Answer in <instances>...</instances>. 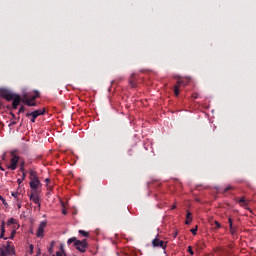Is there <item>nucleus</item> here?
<instances>
[{"label":"nucleus","mask_w":256,"mask_h":256,"mask_svg":"<svg viewBox=\"0 0 256 256\" xmlns=\"http://www.w3.org/2000/svg\"><path fill=\"white\" fill-rule=\"evenodd\" d=\"M13 242L8 241L6 245L0 247V256L15 255V247L12 246Z\"/></svg>","instance_id":"1"},{"label":"nucleus","mask_w":256,"mask_h":256,"mask_svg":"<svg viewBox=\"0 0 256 256\" xmlns=\"http://www.w3.org/2000/svg\"><path fill=\"white\" fill-rule=\"evenodd\" d=\"M74 247L80 253H85V251H87V239H84L82 241L81 240L76 241Z\"/></svg>","instance_id":"2"},{"label":"nucleus","mask_w":256,"mask_h":256,"mask_svg":"<svg viewBox=\"0 0 256 256\" xmlns=\"http://www.w3.org/2000/svg\"><path fill=\"white\" fill-rule=\"evenodd\" d=\"M30 189H32V193H39L40 187H43L41 180H32L30 181Z\"/></svg>","instance_id":"3"},{"label":"nucleus","mask_w":256,"mask_h":256,"mask_svg":"<svg viewBox=\"0 0 256 256\" xmlns=\"http://www.w3.org/2000/svg\"><path fill=\"white\" fill-rule=\"evenodd\" d=\"M152 247H160V249H167V244L165 243V241L160 240L159 236H157L156 238H154L152 240Z\"/></svg>","instance_id":"4"},{"label":"nucleus","mask_w":256,"mask_h":256,"mask_svg":"<svg viewBox=\"0 0 256 256\" xmlns=\"http://www.w3.org/2000/svg\"><path fill=\"white\" fill-rule=\"evenodd\" d=\"M40 115H45V110H35L34 112L26 114L27 117H32L31 123H35V119H37V117H40Z\"/></svg>","instance_id":"5"},{"label":"nucleus","mask_w":256,"mask_h":256,"mask_svg":"<svg viewBox=\"0 0 256 256\" xmlns=\"http://www.w3.org/2000/svg\"><path fill=\"white\" fill-rule=\"evenodd\" d=\"M1 97L6 99V101H13L14 97L17 95L15 93H11L7 90H2L0 93Z\"/></svg>","instance_id":"6"},{"label":"nucleus","mask_w":256,"mask_h":256,"mask_svg":"<svg viewBox=\"0 0 256 256\" xmlns=\"http://www.w3.org/2000/svg\"><path fill=\"white\" fill-rule=\"evenodd\" d=\"M39 199H41V197H39V192H32L30 194V201H33V203L38 205V208L41 209V202H39Z\"/></svg>","instance_id":"7"},{"label":"nucleus","mask_w":256,"mask_h":256,"mask_svg":"<svg viewBox=\"0 0 256 256\" xmlns=\"http://www.w3.org/2000/svg\"><path fill=\"white\" fill-rule=\"evenodd\" d=\"M45 227H47V221H42L39 224V227L37 229V233H36L37 237H43V235L45 233Z\"/></svg>","instance_id":"8"},{"label":"nucleus","mask_w":256,"mask_h":256,"mask_svg":"<svg viewBox=\"0 0 256 256\" xmlns=\"http://www.w3.org/2000/svg\"><path fill=\"white\" fill-rule=\"evenodd\" d=\"M10 165L8 166V169H11V171H15L17 169V163H19V156L14 155L10 160Z\"/></svg>","instance_id":"9"},{"label":"nucleus","mask_w":256,"mask_h":256,"mask_svg":"<svg viewBox=\"0 0 256 256\" xmlns=\"http://www.w3.org/2000/svg\"><path fill=\"white\" fill-rule=\"evenodd\" d=\"M21 103V96L20 95H16L13 99H12V108L13 109H17V107H19V104Z\"/></svg>","instance_id":"10"},{"label":"nucleus","mask_w":256,"mask_h":256,"mask_svg":"<svg viewBox=\"0 0 256 256\" xmlns=\"http://www.w3.org/2000/svg\"><path fill=\"white\" fill-rule=\"evenodd\" d=\"M229 227H230V233L231 235L235 236L237 235V228L233 226V219H228Z\"/></svg>","instance_id":"11"},{"label":"nucleus","mask_w":256,"mask_h":256,"mask_svg":"<svg viewBox=\"0 0 256 256\" xmlns=\"http://www.w3.org/2000/svg\"><path fill=\"white\" fill-rule=\"evenodd\" d=\"M29 175H30L29 176L30 181H37V180H39V177L37 176V172L36 171L30 170Z\"/></svg>","instance_id":"12"},{"label":"nucleus","mask_w":256,"mask_h":256,"mask_svg":"<svg viewBox=\"0 0 256 256\" xmlns=\"http://www.w3.org/2000/svg\"><path fill=\"white\" fill-rule=\"evenodd\" d=\"M237 203H239L240 207H248L249 201L245 200V197H241Z\"/></svg>","instance_id":"13"},{"label":"nucleus","mask_w":256,"mask_h":256,"mask_svg":"<svg viewBox=\"0 0 256 256\" xmlns=\"http://www.w3.org/2000/svg\"><path fill=\"white\" fill-rule=\"evenodd\" d=\"M191 221H193V214L188 211L187 214H186L185 224L186 225H191Z\"/></svg>","instance_id":"14"},{"label":"nucleus","mask_w":256,"mask_h":256,"mask_svg":"<svg viewBox=\"0 0 256 256\" xmlns=\"http://www.w3.org/2000/svg\"><path fill=\"white\" fill-rule=\"evenodd\" d=\"M38 96H32V98L29 100L28 104H26L28 107H35L37 103L35 100L37 99Z\"/></svg>","instance_id":"15"},{"label":"nucleus","mask_w":256,"mask_h":256,"mask_svg":"<svg viewBox=\"0 0 256 256\" xmlns=\"http://www.w3.org/2000/svg\"><path fill=\"white\" fill-rule=\"evenodd\" d=\"M0 229H1L0 239L7 240V238H5V222H2Z\"/></svg>","instance_id":"16"},{"label":"nucleus","mask_w":256,"mask_h":256,"mask_svg":"<svg viewBox=\"0 0 256 256\" xmlns=\"http://www.w3.org/2000/svg\"><path fill=\"white\" fill-rule=\"evenodd\" d=\"M181 87V81L177 82V85L174 86V95L179 97V88Z\"/></svg>","instance_id":"17"},{"label":"nucleus","mask_w":256,"mask_h":256,"mask_svg":"<svg viewBox=\"0 0 256 256\" xmlns=\"http://www.w3.org/2000/svg\"><path fill=\"white\" fill-rule=\"evenodd\" d=\"M134 75H132V77L129 80V84L131 87H137V82L135 81V78H133Z\"/></svg>","instance_id":"18"},{"label":"nucleus","mask_w":256,"mask_h":256,"mask_svg":"<svg viewBox=\"0 0 256 256\" xmlns=\"http://www.w3.org/2000/svg\"><path fill=\"white\" fill-rule=\"evenodd\" d=\"M212 227H214V229H221V223H219V221H214L212 224Z\"/></svg>","instance_id":"19"},{"label":"nucleus","mask_w":256,"mask_h":256,"mask_svg":"<svg viewBox=\"0 0 256 256\" xmlns=\"http://www.w3.org/2000/svg\"><path fill=\"white\" fill-rule=\"evenodd\" d=\"M77 237H72L70 239H68L67 241V245H71L72 243H74V246H75V243H77Z\"/></svg>","instance_id":"20"},{"label":"nucleus","mask_w":256,"mask_h":256,"mask_svg":"<svg viewBox=\"0 0 256 256\" xmlns=\"http://www.w3.org/2000/svg\"><path fill=\"white\" fill-rule=\"evenodd\" d=\"M80 235H82L83 237H89V232L85 231V230H79L78 232Z\"/></svg>","instance_id":"21"},{"label":"nucleus","mask_w":256,"mask_h":256,"mask_svg":"<svg viewBox=\"0 0 256 256\" xmlns=\"http://www.w3.org/2000/svg\"><path fill=\"white\" fill-rule=\"evenodd\" d=\"M53 247H55V241L51 242L50 248L48 249V252L51 254L53 253Z\"/></svg>","instance_id":"22"},{"label":"nucleus","mask_w":256,"mask_h":256,"mask_svg":"<svg viewBox=\"0 0 256 256\" xmlns=\"http://www.w3.org/2000/svg\"><path fill=\"white\" fill-rule=\"evenodd\" d=\"M22 103H25V105L28 104V102L30 101L29 98H27V96H23V98L21 99Z\"/></svg>","instance_id":"23"},{"label":"nucleus","mask_w":256,"mask_h":256,"mask_svg":"<svg viewBox=\"0 0 256 256\" xmlns=\"http://www.w3.org/2000/svg\"><path fill=\"white\" fill-rule=\"evenodd\" d=\"M22 173V181H25V177H27V172L25 170L21 171Z\"/></svg>","instance_id":"24"},{"label":"nucleus","mask_w":256,"mask_h":256,"mask_svg":"<svg viewBox=\"0 0 256 256\" xmlns=\"http://www.w3.org/2000/svg\"><path fill=\"white\" fill-rule=\"evenodd\" d=\"M20 171H25V162H21Z\"/></svg>","instance_id":"25"},{"label":"nucleus","mask_w":256,"mask_h":256,"mask_svg":"<svg viewBox=\"0 0 256 256\" xmlns=\"http://www.w3.org/2000/svg\"><path fill=\"white\" fill-rule=\"evenodd\" d=\"M190 231L192 235H197V226L195 228H192Z\"/></svg>","instance_id":"26"},{"label":"nucleus","mask_w":256,"mask_h":256,"mask_svg":"<svg viewBox=\"0 0 256 256\" xmlns=\"http://www.w3.org/2000/svg\"><path fill=\"white\" fill-rule=\"evenodd\" d=\"M188 253H190V255H195L191 246H188Z\"/></svg>","instance_id":"27"},{"label":"nucleus","mask_w":256,"mask_h":256,"mask_svg":"<svg viewBox=\"0 0 256 256\" xmlns=\"http://www.w3.org/2000/svg\"><path fill=\"white\" fill-rule=\"evenodd\" d=\"M18 113H25V106H20Z\"/></svg>","instance_id":"28"},{"label":"nucleus","mask_w":256,"mask_h":256,"mask_svg":"<svg viewBox=\"0 0 256 256\" xmlns=\"http://www.w3.org/2000/svg\"><path fill=\"white\" fill-rule=\"evenodd\" d=\"M0 201H2L3 205H7V201L5 198H3V196H0Z\"/></svg>","instance_id":"29"},{"label":"nucleus","mask_w":256,"mask_h":256,"mask_svg":"<svg viewBox=\"0 0 256 256\" xmlns=\"http://www.w3.org/2000/svg\"><path fill=\"white\" fill-rule=\"evenodd\" d=\"M47 191H53V186L46 184Z\"/></svg>","instance_id":"30"},{"label":"nucleus","mask_w":256,"mask_h":256,"mask_svg":"<svg viewBox=\"0 0 256 256\" xmlns=\"http://www.w3.org/2000/svg\"><path fill=\"white\" fill-rule=\"evenodd\" d=\"M15 223V219L14 218H11L9 221H8V224L9 225H14Z\"/></svg>","instance_id":"31"},{"label":"nucleus","mask_w":256,"mask_h":256,"mask_svg":"<svg viewBox=\"0 0 256 256\" xmlns=\"http://www.w3.org/2000/svg\"><path fill=\"white\" fill-rule=\"evenodd\" d=\"M45 183H46V185H49V184L51 183V179L46 178V179H45Z\"/></svg>","instance_id":"32"},{"label":"nucleus","mask_w":256,"mask_h":256,"mask_svg":"<svg viewBox=\"0 0 256 256\" xmlns=\"http://www.w3.org/2000/svg\"><path fill=\"white\" fill-rule=\"evenodd\" d=\"M231 189H233V187H231V186H228V187H226L225 189H224V191H231Z\"/></svg>","instance_id":"33"},{"label":"nucleus","mask_w":256,"mask_h":256,"mask_svg":"<svg viewBox=\"0 0 256 256\" xmlns=\"http://www.w3.org/2000/svg\"><path fill=\"white\" fill-rule=\"evenodd\" d=\"M13 125H17V121H12V122L10 123V126H13Z\"/></svg>","instance_id":"34"},{"label":"nucleus","mask_w":256,"mask_h":256,"mask_svg":"<svg viewBox=\"0 0 256 256\" xmlns=\"http://www.w3.org/2000/svg\"><path fill=\"white\" fill-rule=\"evenodd\" d=\"M13 237H15V230L12 232L10 239H13Z\"/></svg>","instance_id":"35"},{"label":"nucleus","mask_w":256,"mask_h":256,"mask_svg":"<svg viewBox=\"0 0 256 256\" xmlns=\"http://www.w3.org/2000/svg\"><path fill=\"white\" fill-rule=\"evenodd\" d=\"M17 183H19V185H21V183H23V180L22 179H18Z\"/></svg>","instance_id":"36"},{"label":"nucleus","mask_w":256,"mask_h":256,"mask_svg":"<svg viewBox=\"0 0 256 256\" xmlns=\"http://www.w3.org/2000/svg\"><path fill=\"white\" fill-rule=\"evenodd\" d=\"M171 209L173 210V209H177V205H173L172 207H171Z\"/></svg>","instance_id":"37"},{"label":"nucleus","mask_w":256,"mask_h":256,"mask_svg":"<svg viewBox=\"0 0 256 256\" xmlns=\"http://www.w3.org/2000/svg\"><path fill=\"white\" fill-rule=\"evenodd\" d=\"M63 215H67V210L62 211Z\"/></svg>","instance_id":"38"},{"label":"nucleus","mask_w":256,"mask_h":256,"mask_svg":"<svg viewBox=\"0 0 256 256\" xmlns=\"http://www.w3.org/2000/svg\"><path fill=\"white\" fill-rule=\"evenodd\" d=\"M30 250L33 251V244L30 245Z\"/></svg>","instance_id":"39"},{"label":"nucleus","mask_w":256,"mask_h":256,"mask_svg":"<svg viewBox=\"0 0 256 256\" xmlns=\"http://www.w3.org/2000/svg\"><path fill=\"white\" fill-rule=\"evenodd\" d=\"M0 169H1V171H5V169L3 167H1V166H0Z\"/></svg>","instance_id":"40"},{"label":"nucleus","mask_w":256,"mask_h":256,"mask_svg":"<svg viewBox=\"0 0 256 256\" xmlns=\"http://www.w3.org/2000/svg\"><path fill=\"white\" fill-rule=\"evenodd\" d=\"M12 119H15V114H12Z\"/></svg>","instance_id":"41"},{"label":"nucleus","mask_w":256,"mask_h":256,"mask_svg":"<svg viewBox=\"0 0 256 256\" xmlns=\"http://www.w3.org/2000/svg\"><path fill=\"white\" fill-rule=\"evenodd\" d=\"M47 195H51V191H48Z\"/></svg>","instance_id":"42"},{"label":"nucleus","mask_w":256,"mask_h":256,"mask_svg":"<svg viewBox=\"0 0 256 256\" xmlns=\"http://www.w3.org/2000/svg\"><path fill=\"white\" fill-rule=\"evenodd\" d=\"M174 237H177V232L174 233Z\"/></svg>","instance_id":"43"},{"label":"nucleus","mask_w":256,"mask_h":256,"mask_svg":"<svg viewBox=\"0 0 256 256\" xmlns=\"http://www.w3.org/2000/svg\"><path fill=\"white\" fill-rule=\"evenodd\" d=\"M197 97H198V96H197V94H196V95L194 96V99H197Z\"/></svg>","instance_id":"44"}]
</instances>
